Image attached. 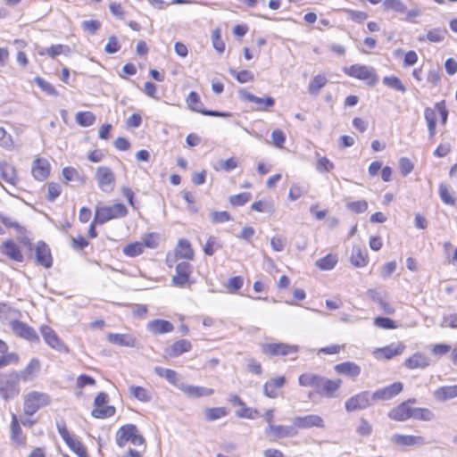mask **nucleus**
I'll return each mask as SVG.
<instances>
[{
    "instance_id": "nucleus-1",
    "label": "nucleus",
    "mask_w": 457,
    "mask_h": 457,
    "mask_svg": "<svg viewBox=\"0 0 457 457\" xmlns=\"http://www.w3.org/2000/svg\"><path fill=\"white\" fill-rule=\"evenodd\" d=\"M21 393L20 382L15 370L0 373V398L10 401L16 398Z\"/></svg>"
},
{
    "instance_id": "nucleus-2",
    "label": "nucleus",
    "mask_w": 457,
    "mask_h": 457,
    "mask_svg": "<svg viewBox=\"0 0 457 457\" xmlns=\"http://www.w3.org/2000/svg\"><path fill=\"white\" fill-rule=\"evenodd\" d=\"M116 444L120 447H124L128 442H130L134 446L142 447L145 449L144 437L139 434L136 425L128 424L120 427L116 432Z\"/></svg>"
},
{
    "instance_id": "nucleus-3",
    "label": "nucleus",
    "mask_w": 457,
    "mask_h": 457,
    "mask_svg": "<svg viewBox=\"0 0 457 457\" xmlns=\"http://www.w3.org/2000/svg\"><path fill=\"white\" fill-rule=\"evenodd\" d=\"M128 214L126 206L122 204L103 205L96 208L94 222L104 224L111 220L123 218Z\"/></svg>"
},
{
    "instance_id": "nucleus-4",
    "label": "nucleus",
    "mask_w": 457,
    "mask_h": 457,
    "mask_svg": "<svg viewBox=\"0 0 457 457\" xmlns=\"http://www.w3.org/2000/svg\"><path fill=\"white\" fill-rule=\"evenodd\" d=\"M49 395L38 391H31L24 395L23 411L27 415L35 414L40 408L49 405Z\"/></svg>"
},
{
    "instance_id": "nucleus-5",
    "label": "nucleus",
    "mask_w": 457,
    "mask_h": 457,
    "mask_svg": "<svg viewBox=\"0 0 457 457\" xmlns=\"http://www.w3.org/2000/svg\"><path fill=\"white\" fill-rule=\"evenodd\" d=\"M344 71L348 76L366 81L369 86H375L378 80L374 68L367 65L353 64L345 67Z\"/></svg>"
},
{
    "instance_id": "nucleus-6",
    "label": "nucleus",
    "mask_w": 457,
    "mask_h": 457,
    "mask_svg": "<svg viewBox=\"0 0 457 457\" xmlns=\"http://www.w3.org/2000/svg\"><path fill=\"white\" fill-rule=\"evenodd\" d=\"M95 179L98 187L104 193H112L116 186L115 174L107 166H99L96 169Z\"/></svg>"
},
{
    "instance_id": "nucleus-7",
    "label": "nucleus",
    "mask_w": 457,
    "mask_h": 457,
    "mask_svg": "<svg viewBox=\"0 0 457 457\" xmlns=\"http://www.w3.org/2000/svg\"><path fill=\"white\" fill-rule=\"evenodd\" d=\"M41 370L40 361L32 358L29 362L21 370H15L19 382L28 383L34 381Z\"/></svg>"
},
{
    "instance_id": "nucleus-8",
    "label": "nucleus",
    "mask_w": 457,
    "mask_h": 457,
    "mask_svg": "<svg viewBox=\"0 0 457 457\" xmlns=\"http://www.w3.org/2000/svg\"><path fill=\"white\" fill-rule=\"evenodd\" d=\"M372 402L371 395L368 391H363L350 397L345 402V409L349 412L363 410L371 406Z\"/></svg>"
},
{
    "instance_id": "nucleus-9",
    "label": "nucleus",
    "mask_w": 457,
    "mask_h": 457,
    "mask_svg": "<svg viewBox=\"0 0 457 457\" xmlns=\"http://www.w3.org/2000/svg\"><path fill=\"white\" fill-rule=\"evenodd\" d=\"M176 274L172 277L171 283L175 287H184L190 283V275L193 266L188 262H180L176 266Z\"/></svg>"
},
{
    "instance_id": "nucleus-10",
    "label": "nucleus",
    "mask_w": 457,
    "mask_h": 457,
    "mask_svg": "<svg viewBox=\"0 0 457 457\" xmlns=\"http://www.w3.org/2000/svg\"><path fill=\"white\" fill-rule=\"evenodd\" d=\"M297 430L293 427L284 425H270L265 428V435L270 441H277L281 438L297 435Z\"/></svg>"
},
{
    "instance_id": "nucleus-11",
    "label": "nucleus",
    "mask_w": 457,
    "mask_h": 457,
    "mask_svg": "<svg viewBox=\"0 0 457 457\" xmlns=\"http://www.w3.org/2000/svg\"><path fill=\"white\" fill-rule=\"evenodd\" d=\"M342 383V379L340 378L331 380L320 376L315 391L322 396L331 398L334 397L335 392L341 387Z\"/></svg>"
},
{
    "instance_id": "nucleus-12",
    "label": "nucleus",
    "mask_w": 457,
    "mask_h": 457,
    "mask_svg": "<svg viewBox=\"0 0 457 457\" xmlns=\"http://www.w3.org/2000/svg\"><path fill=\"white\" fill-rule=\"evenodd\" d=\"M187 104L188 107L196 112H200L204 115L213 116V117H228L230 116L228 112H220L218 111H208L203 108V103L200 101V97L195 92H190L187 98Z\"/></svg>"
},
{
    "instance_id": "nucleus-13",
    "label": "nucleus",
    "mask_w": 457,
    "mask_h": 457,
    "mask_svg": "<svg viewBox=\"0 0 457 457\" xmlns=\"http://www.w3.org/2000/svg\"><path fill=\"white\" fill-rule=\"evenodd\" d=\"M262 351L263 353L272 356L289 355L296 353L298 347L296 345H290L284 343L264 344L262 345Z\"/></svg>"
},
{
    "instance_id": "nucleus-14",
    "label": "nucleus",
    "mask_w": 457,
    "mask_h": 457,
    "mask_svg": "<svg viewBox=\"0 0 457 457\" xmlns=\"http://www.w3.org/2000/svg\"><path fill=\"white\" fill-rule=\"evenodd\" d=\"M35 259L38 265L49 269L53 264V258L49 246L45 242H38L35 247Z\"/></svg>"
},
{
    "instance_id": "nucleus-15",
    "label": "nucleus",
    "mask_w": 457,
    "mask_h": 457,
    "mask_svg": "<svg viewBox=\"0 0 457 457\" xmlns=\"http://www.w3.org/2000/svg\"><path fill=\"white\" fill-rule=\"evenodd\" d=\"M403 384L401 382H395L392 385L386 386L384 388L378 389L375 391L371 395V399L373 402L377 401H386L392 399L395 395H397L403 390Z\"/></svg>"
},
{
    "instance_id": "nucleus-16",
    "label": "nucleus",
    "mask_w": 457,
    "mask_h": 457,
    "mask_svg": "<svg viewBox=\"0 0 457 457\" xmlns=\"http://www.w3.org/2000/svg\"><path fill=\"white\" fill-rule=\"evenodd\" d=\"M292 422L295 427L300 428H311L313 427L324 428V421L319 415L310 414L306 416H296L293 418Z\"/></svg>"
},
{
    "instance_id": "nucleus-17",
    "label": "nucleus",
    "mask_w": 457,
    "mask_h": 457,
    "mask_svg": "<svg viewBox=\"0 0 457 457\" xmlns=\"http://www.w3.org/2000/svg\"><path fill=\"white\" fill-rule=\"evenodd\" d=\"M10 326L12 332L20 337H22L29 341H34L38 339L36 331L31 327L27 325L26 323L19 321L17 319L12 320Z\"/></svg>"
},
{
    "instance_id": "nucleus-18",
    "label": "nucleus",
    "mask_w": 457,
    "mask_h": 457,
    "mask_svg": "<svg viewBox=\"0 0 457 457\" xmlns=\"http://www.w3.org/2000/svg\"><path fill=\"white\" fill-rule=\"evenodd\" d=\"M390 441L399 446L423 445L426 444V440L422 436L401 434L392 435Z\"/></svg>"
},
{
    "instance_id": "nucleus-19",
    "label": "nucleus",
    "mask_w": 457,
    "mask_h": 457,
    "mask_svg": "<svg viewBox=\"0 0 457 457\" xmlns=\"http://www.w3.org/2000/svg\"><path fill=\"white\" fill-rule=\"evenodd\" d=\"M40 332L45 342L53 349L60 352L66 349L65 345L60 340L56 333L50 327L42 326L40 328Z\"/></svg>"
},
{
    "instance_id": "nucleus-20",
    "label": "nucleus",
    "mask_w": 457,
    "mask_h": 457,
    "mask_svg": "<svg viewBox=\"0 0 457 457\" xmlns=\"http://www.w3.org/2000/svg\"><path fill=\"white\" fill-rule=\"evenodd\" d=\"M404 349L402 344H392L373 351V355L378 360H389L394 356L401 354Z\"/></svg>"
},
{
    "instance_id": "nucleus-21",
    "label": "nucleus",
    "mask_w": 457,
    "mask_h": 457,
    "mask_svg": "<svg viewBox=\"0 0 457 457\" xmlns=\"http://www.w3.org/2000/svg\"><path fill=\"white\" fill-rule=\"evenodd\" d=\"M287 382L284 376H278L268 380L263 386V394L269 398H277L278 396V390L282 388Z\"/></svg>"
},
{
    "instance_id": "nucleus-22",
    "label": "nucleus",
    "mask_w": 457,
    "mask_h": 457,
    "mask_svg": "<svg viewBox=\"0 0 457 457\" xmlns=\"http://www.w3.org/2000/svg\"><path fill=\"white\" fill-rule=\"evenodd\" d=\"M50 168V163L46 159L38 158L33 162L31 173L36 179L43 181L49 176Z\"/></svg>"
},
{
    "instance_id": "nucleus-23",
    "label": "nucleus",
    "mask_w": 457,
    "mask_h": 457,
    "mask_svg": "<svg viewBox=\"0 0 457 457\" xmlns=\"http://www.w3.org/2000/svg\"><path fill=\"white\" fill-rule=\"evenodd\" d=\"M185 395L191 398H198L203 396H210L214 393V390L205 386H191L187 384H180L178 386Z\"/></svg>"
},
{
    "instance_id": "nucleus-24",
    "label": "nucleus",
    "mask_w": 457,
    "mask_h": 457,
    "mask_svg": "<svg viewBox=\"0 0 457 457\" xmlns=\"http://www.w3.org/2000/svg\"><path fill=\"white\" fill-rule=\"evenodd\" d=\"M192 349L191 343L187 339H181L174 342L170 346L164 350V356L175 358L180 354L189 352Z\"/></svg>"
},
{
    "instance_id": "nucleus-25",
    "label": "nucleus",
    "mask_w": 457,
    "mask_h": 457,
    "mask_svg": "<svg viewBox=\"0 0 457 457\" xmlns=\"http://www.w3.org/2000/svg\"><path fill=\"white\" fill-rule=\"evenodd\" d=\"M37 54L40 56L47 55L52 59L56 58V56L63 54V55H69L71 54V47L67 45H52L49 47H38Z\"/></svg>"
},
{
    "instance_id": "nucleus-26",
    "label": "nucleus",
    "mask_w": 457,
    "mask_h": 457,
    "mask_svg": "<svg viewBox=\"0 0 457 457\" xmlns=\"http://www.w3.org/2000/svg\"><path fill=\"white\" fill-rule=\"evenodd\" d=\"M146 329L154 335H158L173 331L174 326L168 320L155 319L147 323Z\"/></svg>"
},
{
    "instance_id": "nucleus-27",
    "label": "nucleus",
    "mask_w": 457,
    "mask_h": 457,
    "mask_svg": "<svg viewBox=\"0 0 457 457\" xmlns=\"http://www.w3.org/2000/svg\"><path fill=\"white\" fill-rule=\"evenodd\" d=\"M0 177L7 184L16 187L19 183V178L15 168L7 162H0Z\"/></svg>"
},
{
    "instance_id": "nucleus-28",
    "label": "nucleus",
    "mask_w": 457,
    "mask_h": 457,
    "mask_svg": "<svg viewBox=\"0 0 457 457\" xmlns=\"http://www.w3.org/2000/svg\"><path fill=\"white\" fill-rule=\"evenodd\" d=\"M334 369L337 373L352 378H357L361 371V367L353 361H345L337 364Z\"/></svg>"
},
{
    "instance_id": "nucleus-29",
    "label": "nucleus",
    "mask_w": 457,
    "mask_h": 457,
    "mask_svg": "<svg viewBox=\"0 0 457 457\" xmlns=\"http://www.w3.org/2000/svg\"><path fill=\"white\" fill-rule=\"evenodd\" d=\"M106 337L110 343L116 345L127 347L136 346V338L130 334L108 333Z\"/></svg>"
},
{
    "instance_id": "nucleus-30",
    "label": "nucleus",
    "mask_w": 457,
    "mask_h": 457,
    "mask_svg": "<svg viewBox=\"0 0 457 457\" xmlns=\"http://www.w3.org/2000/svg\"><path fill=\"white\" fill-rule=\"evenodd\" d=\"M411 415L412 408L408 404V403H403L399 404L391 410L388 414L390 419L397 421L406 420L411 418Z\"/></svg>"
},
{
    "instance_id": "nucleus-31",
    "label": "nucleus",
    "mask_w": 457,
    "mask_h": 457,
    "mask_svg": "<svg viewBox=\"0 0 457 457\" xmlns=\"http://www.w3.org/2000/svg\"><path fill=\"white\" fill-rule=\"evenodd\" d=\"M1 249L2 253L10 259L19 262H23V255L19 246L12 240L4 242Z\"/></svg>"
},
{
    "instance_id": "nucleus-32",
    "label": "nucleus",
    "mask_w": 457,
    "mask_h": 457,
    "mask_svg": "<svg viewBox=\"0 0 457 457\" xmlns=\"http://www.w3.org/2000/svg\"><path fill=\"white\" fill-rule=\"evenodd\" d=\"M176 257L192 261L195 256L194 250L187 239H179L175 249Z\"/></svg>"
},
{
    "instance_id": "nucleus-33",
    "label": "nucleus",
    "mask_w": 457,
    "mask_h": 457,
    "mask_svg": "<svg viewBox=\"0 0 457 457\" xmlns=\"http://www.w3.org/2000/svg\"><path fill=\"white\" fill-rule=\"evenodd\" d=\"M434 397L438 402H446L457 397V385L445 386L434 392Z\"/></svg>"
},
{
    "instance_id": "nucleus-34",
    "label": "nucleus",
    "mask_w": 457,
    "mask_h": 457,
    "mask_svg": "<svg viewBox=\"0 0 457 457\" xmlns=\"http://www.w3.org/2000/svg\"><path fill=\"white\" fill-rule=\"evenodd\" d=\"M429 365V359L427 355L416 353L405 361L408 369H424Z\"/></svg>"
},
{
    "instance_id": "nucleus-35",
    "label": "nucleus",
    "mask_w": 457,
    "mask_h": 457,
    "mask_svg": "<svg viewBox=\"0 0 457 457\" xmlns=\"http://www.w3.org/2000/svg\"><path fill=\"white\" fill-rule=\"evenodd\" d=\"M11 439L13 443L19 445H24L26 443V437L22 434V430L15 414L12 415Z\"/></svg>"
},
{
    "instance_id": "nucleus-36",
    "label": "nucleus",
    "mask_w": 457,
    "mask_h": 457,
    "mask_svg": "<svg viewBox=\"0 0 457 457\" xmlns=\"http://www.w3.org/2000/svg\"><path fill=\"white\" fill-rule=\"evenodd\" d=\"M351 263L355 267H365L368 263V255L366 250L360 246H353L351 254Z\"/></svg>"
},
{
    "instance_id": "nucleus-37",
    "label": "nucleus",
    "mask_w": 457,
    "mask_h": 457,
    "mask_svg": "<svg viewBox=\"0 0 457 457\" xmlns=\"http://www.w3.org/2000/svg\"><path fill=\"white\" fill-rule=\"evenodd\" d=\"M446 33V29L436 28L430 29L426 35H420L418 40L420 42L428 40L433 43H439L445 40Z\"/></svg>"
},
{
    "instance_id": "nucleus-38",
    "label": "nucleus",
    "mask_w": 457,
    "mask_h": 457,
    "mask_svg": "<svg viewBox=\"0 0 457 457\" xmlns=\"http://www.w3.org/2000/svg\"><path fill=\"white\" fill-rule=\"evenodd\" d=\"M20 312L4 303H0V320L3 321H9L11 324L12 320L18 319Z\"/></svg>"
},
{
    "instance_id": "nucleus-39",
    "label": "nucleus",
    "mask_w": 457,
    "mask_h": 457,
    "mask_svg": "<svg viewBox=\"0 0 457 457\" xmlns=\"http://www.w3.org/2000/svg\"><path fill=\"white\" fill-rule=\"evenodd\" d=\"M64 442L79 457H87V449L76 436H71Z\"/></svg>"
},
{
    "instance_id": "nucleus-40",
    "label": "nucleus",
    "mask_w": 457,
    "mask_h": 457,
    "mask_svg": "<svg viewBox=\"0 0 457 457\" xmlns=\"http://www.w3.org/2000/svg\"><path fill=\"white\" fill-rule=\"evenodd\" d=\"M328 79L323 75L315 76L308 86V92L312 96H317L320 89L327 84Z\"/></svg>"
},
{
    "instance_id": "nucleus-41",
    "label": "nucleus",
    "mask_w": 457,
    "mask_h": 457,
    "mask_svg": "<svg viewBox=\"0 0 457 457\" xmlns=\"http://www.w3.org/2000/svg\"><path fill=\"white\" fill-rule=\"evenodd\" d=\"M62 176L64 179L66 180V183L68 182H77L80 185H83L85 182V179L79 175L78 170L72 167H65L62 170Z\"/></svg>"
},
{
    "instance_id": "nucleus-42",
    "label": "nucleus",
    "mask_w": 457,
    "mask_h": 457,
    "mask_svg": "<svg viewBox=\"0 0 457 457\" xmlns=\"http://www.w3.org/2000/svg\"><path fill=\"white\" fill-rule=\"evenodd\" d=\"M154 372L158 376L164 378L170 384L177 386H179L178 385V374L175 370H170V369H165L162 367H155Z\"/></svg>"
},
{
    "instance_id": "nucleus-43",
    "label": "nucleus",
    "mask_w": 457,
    "mask_h": 457,
    "mask_svg": "<svg viewBox=\"0 0 457 457\" xmlns=\"http://www.w3.org/2000/svg\"><path fill=\"white\" fill-rule=\"evenodd\" d=\"M337 254L329 253L325 257L319 259L316 262V266L322 270H332L335 265L337 263Z\"/></svg>"
},
{
    "instance_id": "nucleus-44",
    "label": "nucleus",
    "mask_w": 457,
    "mask_h": 457,
    "mask_svg": "<svg viewBox=\"0 0 457 457\" xmlns=\"http://www.w3.org/2000/svg\"><path fill=\"white\" fill-rule=\"evenodd\" d=\"M76 122L81 127H89L96 121V116L91 112H79L75 117Z\"/></svg>"
},
{
    "instance_id": "nucleus-45",
    "label": "nucleus",
    "mask_w": 457,
    "mask_h": 457,
    "mask_svg": "<svg viewBox=\"0 0 457 457\" xmlns=\"http://www.w3.org/2000/svg\"><path fill=\"white\" fill-rule=\"evenodd\" d=\"M320 378V375L313 373H303L299 376L298 381L299 385L302 386H312L316 389Z\"/></svg>"
},
{
    "instance_id": "nucleus-46",
    "label": "nucleus",
    "mask_w": 457,
    "mask_h": 457,
    "mask_svg": "<svg viewBox=\"0 0 457 457\" xmlns=\"http://www.w3.org/2000/svg\"><path fill=\"white\" fill-rule=\"evenodd\" d=\"M383 84L387 86L390 88H393L396 91L405 93L406 87L402 83L401 79L398 77L395 76H386L383 79Z\"/></svg>"
},
{
    "instance_id": "nucleus-47",
    "label": "nucleus",
    "mask_w": 457,
    "mask_h": 457,
    "mask_svg": "<svg viewBox=\"0 0 457 457\" xmlns=\"http://www.w3.org/2000/svg\"><path fill=\"white\" fill-rule=\"evenodd\" d=\"M237 167V162L235 158L231 157L228 160H220L213 165V169L217 171L223 170L229 172Z\"/></svg>"
},
{
    "instance_id": "nucleus-48",
    "label": "nucleus",
    "mask_w": 457,
    "mask_h": 457,
    "mask_svg": "<svg viewBox=\"0 0 457 457\" xmlns=\"http://www.w3.org/2000/svg\"><path fill=\"white\" fill-rule=\"evenodd\" d=\"M226 415L227 411L224 407L207 408L204 410V416L208 421L216 420L225 417Z\"/></svg>"
},
{
    "instance_id": "nucleus-49",
    "label": "nucleus",
    "mask_w": 457,
    "mask_h": 457,
    "mask_svg": "<svg viewBox=\"0 0 457 457\" xmlns=\"http://www.w3.org/2000/svg\"><path fill=\"white\" fill-rule=\"evenodd\" d=\"M424 115L428 123L429 137H433L436 134V114L434 110L427 108L424 112Z\"/></svg>"
},
{
    "instance_id": "nucleus-50",
    "label": "nucleus",
    "mask_w": 457,
    "mask_h": 457,
    "mask_svg": "<svg viewBox=\"0 0 457 457\" xmlns=\"http://www.w3.org/2000/svg\"><path fill=\"white\" fill-rule=\"evenodd\" d=\"M91 414L96 419L109 418L115 414V408L112 405H104L102 407L94 408Z\"/></svg>"
},
{
    "instance_id": "nucleus-51",
    "label": "nucleus",
    "mask_w": 457,
    "mask_h": 457,
    "mask_svg": "<svg viewBox=\"0 0 457 457\" xmlns=\"http://www.w3.org/2000/svg\"><path fill=\"white\" fill-rule=\"evenodd\" d=\"M411 418L420 420L430 421L434 420L435 414L427 408H412Z\"/></svg>"
},
{
    "instance_id": "nucleus-52",
    "label": "nucleus",
    "mask_w": 457,
    "mask_h": 457,
    "mask_svg": "<svg viewBox=\"0 0 457 457\" xmlns=\"http://www.w3.org/2000/svg\"><path fill=\"white\" fill-rule=\"evenodd\" d=\"M315 168L319 172L324 173L331 171L335 168V165L327 157L318 155Z\"/></svg>"
},
{
    "instance_id": "nucleus-53",
    "label": "nucleus",
    "mask_w": 457,
    "mask_h": 457,
    "mask_svg": "<svg viewBox=\"0 0 457 457\" xmlns=\"http://www.w3.org/2000/svg\"><path fill=\"white\" fill-rule=\"evenodd\" d=\"M20 361V357L15 353H0V369L7 367L9 365L18 364Z\"/></svg>"
},
{
    "instance_id": "nucleus-54",
    "label": "nucleus",
    "mask_w": 457,
    "mask_h": 457,
    "mask_svg": "<svg viewBox=\"0 0 457 457\" xmlns=\"http://www.w3.org/2000/svg\"><path fill=\"white\" fill-rule=\"evenodd\" d=\"M253 103L257 104V111L264 112L269 111L270 108L274 106L275 100L271 96H266L264 98L255 96Z\"/></svg>"
},
{
    "instance_id": "nucleus-55",
    "label": "nucleus",
    "mask_w": 457,
    "mask_h": 457,
    "mask_svg": "<svg viewBox=\"0 0 457 457\" xmlns=\"http://www.w3.org/2000/svg\"><path fill=\"white\" fill-rule=\"evenodd\" d=\"M144 250V245L140 242H135L127 245L123 248V253L129 257H135L143 253Z\"/></svg>"
},
{
    "instance_id": "nucleus-56",
    "label": "nucleus",
    "mask_w": 457,
    "mask_h": 457,
    "mask_svg": "<svg viewBox=\"0 0 457 457\" xmlns=\"http://www.w3.org/2000/svg\"><path fill=\"white\" fill-rule=\"evenodd\" d=\"M34 80H35L36 84L47 95L53 96H58V92L55 89V87L48 81L45 80L44 79H42L40 77H36L34 79Z\"/></svg>"
},
{
    "instance_id": "nucleus-57",
    "label": "nucleus",
    "mask_w": 457,
    "mask_h": 457,
    "mask_svg": "<svg viewBox=\"0 0 457 457\" xmlns=\"http://www.w3.org/2000/svg\"><path fill=\"white\" fill-rule=\"evenodd\" d=\"M229 73L240 83H246L253 80V72L247 70L237 71L234 69H229Z\"/></svg>"
},
{
    "instance_id": "nucleus-58",
    "label": "nucleus",
    "mask_w": 457,
    "mask_h": 457,
    "mask_svg": "<svg viewBox=\"0 0 457 457\" xmlns=\"http://www.w3.org/2000/svg\"><path fill=\"white\" fill-rule=\"evenodd\" d=\"M346 208L354 213H362L367 211L368 203L365 200L348 202Z\"/></svg>"
},
{
    "instance_id": "nucleus-59",
    "label": "nucleus",
    "mask_w": 457,
    "mask_h": 457,
    "mask_svg": "<svg viewBox=\"0 0 457 457\" xmlns=\"http://www.w3.org/2000/svg\"><path fill=\"white\" fill-rule=\"evenodd\" d=\"M383 7L385 10H393L398 12H404L406 11V6L401 0H385Z\"/></svg>"
},
{
    "instance_id": "nucleus-60",
    "label": "nucleus",
    "mask_w": 457,
    "mask_h": 457,
    "mask_svg": "<svg viewBox=\"0 0 457 457\" xmlns=\"http://www.w3.org/2000/svg\"><path fill=\"white\" fill-rule=\"evenodd\" d=\"M439 195H440L441 200L445 204H450V205H453L455 204L454 197H453L450 195L449 186L445 183H441L439 186Z\"/></svg>"
},
{
    "instance_id": "nucleus-61",
    "label": "nucleus",
    "mask_w": 457,
    "mask_h": 457,
    "mask_svg": "<svg viewBox=\"0 0 457 457\" xmlns=\"http://www.w3.org/2000/svg\"><path fill=\"white\" fill-rule=\"evenodd\" d=\"M129 393L141 402H148L150 400L147 391L142 386H129Z\"/></svg>"
},
{
    "instance_id": "nucleus-62",
    "label": "nucleus",
    "mask_w": 457,
    "mask_h": 457,
    "mask_svg": "<svg viewBox=\"0 0 457 457\" xmlns=\"http://www.w3.org/2000/svg\"><path fill=\"white\" fill-rule=\"evenodd\" d=\"M0 145L7 150H11L14 146L12 137L7 134L3 127H0Z\"/></svg>"
},
{
    "instance_id": "nucleus-63",
    "label": "nucleus",
    "mask_w": 457,
    "mask_h": 457,
    "mask_svg": "<svg viewBox=\"0 0 457 457\" xmlns=\"http://www.w3.org/2000/svg\"><path fill=\"white\" fill-rule=\"evenodd\" d=\"M251 198L250 193H240L235 195H231L229 202L233 205L240 206L247 203Z\"/></svg>"
},
{
    "instance_id": "nucleus-64",
    "label": "nucleus",
    "mask_w": 457,
    "mask_h": 457,
    "mask_svg": "<svg viewBox=\"0 0 457 457\" xmlns=\"http://www.w3.org/2000/svg\"><path fill=\"white\" fill-rule=\"evenodd\" d=\"M287 245V238L283 236H276L270 239V245L276 252H282Z\"/></svg>"
}]
</instances>
